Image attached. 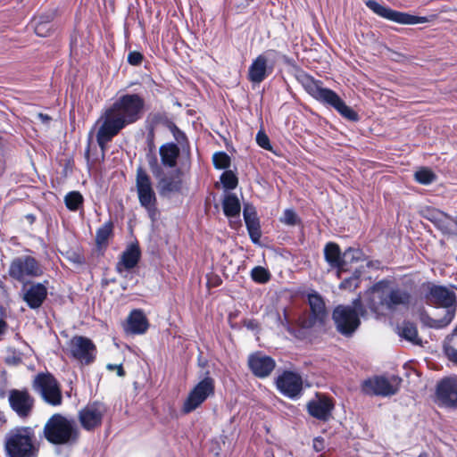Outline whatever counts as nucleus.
<instances>
[{
    "mask_svg": "<svg viewBox=\"0 0 457 457\" xmlns=\"http://www.w3.org/2000/svg\"><path fill=\"white\" fill-rule=\"evenodd\" d=\"M34 388L43 399L52 404L58 405L62 402V395L57 381L50 374H39L34 380Z\"/></svg>",
    "mask_w": 457,
    "mask_h": 457,
    "instance_id": "13",
    "label": "nucleus"
},
{
    "mask_svg": "<svg viewBox=\"0 0 457 457\" xmlns=\"http://www.w3.org/2000/svg\"><path fill=\"white\" fill-rule=\"evenodd\" d=\"M256 143L258 145L265 150H271L272 146L270 141L266 133L262 130H259L256 134Z\"/></svg>",
    "mask_w": 457,
    "mask_h": 457,
    "instance_id": "43",
    "label": "nucleus"
},
{
    "mask_svg": "<svg viewBox=\"0 0 457 457\" xmlns=\"http://www.w3.org/2000/svg\"><path fill=\"white\" fill-rule=\"evenodd\" d=\"M42 273L41 265L34 257L29 255H21L14 258L9 268V275L19 281H22L29 277H38Z\"/></svg>",
    "mask_w": 457,
    "mask_h": 457,
    "instance_id": "11",
    "label": "nucleus"
},
{
    "mask_svg": "<svg viewBox=\"0 0 457 457\" xmlns=\"http://www.w3.org/2000/svg\"><path fill=\"white\" fill-rule=\"evenodd\" d=\"M137 189L139 200H156L151 179L141 167L137 170Z\"/></svg>",
    "mask_w": 457,
    "mask_h": 457,
    "instance_id": "26",
    "label": "nucleus"
},
{
    "mask_svg": "<svg viewBox=\"0 0 457 457\" xmlns=\"http://www.w3.org/2000/svg\"><path fill=\"white\" fill-rule=\"evenodd\" d=\"M83 202H65L67 209L70 211H78L81 208Z\"/></svg>",
    "mask_w": 457,
    "mask_h": 457,
    "instance_id": "50",
    "label": "nucleus"
},
{
    "mask_svg": "<svg viewBox=\"0 0 457 457\" xmlns=\"http://www.w3.org/2000/svg\"><path fill=\"white\" fill-rule=\"evenodd\" d=\"M219 207H220V206H219V204H215V208H216V209H219Z\"/></svg>",
    "mask_w": 457,
    "mask_h": 457,
    "instance_id": "57",
    "label": "nucleus"
},
{
    "mask_svg": "<svg viewBox=\"0 0 457 457\" xmlns=\"http://www.w3.org/2000/svg\"><path fill=\"white\" fill-rule=\"evenodd\" d=\"M325 447L324 440L321 437H316L313 440V448L316 452H321Z\"/></svg>",
    "mask_w": 457,
    "mask_h": 457,
    "instance_id": "49",
    "label": "nucleus"
},
{
    "mask_svg": "<svg viewBox=\"0 0 457 457\" xmlns=\"http://www.w3.org/2000/svg\"><path fill=\"white\" fill-rule=\"evenodd\" d=\"M429 300L443 309L444 316L441 319H434L427 314H421V322L434 328H443L449 325L455 316L457 302L453 289L443 286H433L429 290Z\"/></svg>",
    "mask_w": 457,
    "mask_h": 457,
    "instance_id": "3",
    "label": "nucleus"
},
{
    "mask_svg": "<svg viewBox=\"0 0 457 457\" xmlns=\"http://www.w3.org/2000/svg\"><path fill=\"white\" fill-rule=\"evenodd\" d=\"M307 407L312 417L325 421L331 416L333 403L328 397L317 395L314 399L308 403Z\"/></svg>",
    "mask_w": 457,
    "mask_h": 457,
    "instance_id": "20",
    "label": "nucleus"
},
{
    "mask_svg": "<svg viewBox=\"0 0 457 457\" xmlns=\"http://www.w3.org/2000/svg\"><path fill=\"white\" fill-rule=\"evenodd\" d=\"M47 295V288L42 283H33L25 289L23 300L31 309L41 306Z\"/></svg>",
    "mask_w": 457,
    "mask_h": 457,
    "instance_id": "23",
    "label": "nucleus"
},
{
    "mask_svg": "<svg viewBox=\"0 0 457 457\" xmlns=\"http://www.w3.org/2000/svg\"><path fill=\"white\" fill-rule=\"evenodd\" d=\"M370 295L369 307L375 312H379L380 307L391 312L396 311L407 307L411 303V295L407 290L390 287L384 281L377 283L372 287Z\"/></svg>",
    "mask_w": 457,
    "mask_h": 457,
    "instance_id": "4",
    "label": "nucleus"
},
{
    "mask_svg": "<svg viewBox=\"0 0 457 457\" xmlns=\"http://www.w3.org/2000/svg\"><path fill=\"white\" fill-rule=\"evenodd\" d=\"M106 412V407L102 403L87 404L79 413L81 426L87 430H92L101 425L103 417Z\"/></svg>",
    "mask_w": 457,
    "mask_h": 457,
    "instance_id": "16",
    "label": "nucleus"
},
{
    "mask_svg": "<svg viewBox=\"0 0 457 457\" xmlns=\"http://www.w3.org/2000/svg\"><path fill=\"white\" fill-rule=\"evenodd\" d=\"M44 432L46 438L55 445L66 444L75 436L72 423L58 414L49 419L45 425Z\"/></svg>",
    "mask_w": 457,
    "mask_h": 457,
    "instance_id": "7",
    "label": "nucleus"
},
{
    "mask_svg": "<svg viewBox=\"0 0 457 457\" xmlns=\"http://www.w3.org/2000/svg\"><path fill=\"white\" fill-rule=\"evenodd\" d=\"M148 320L141 310H134L127 320L126 331L134 335L144 334L148 328Z\"/></svg>",
    "mask_w": 457,
    "mask_h": 457,
    "instance_id": "24",
    "label": "nucleus"
},
{
    "mask_svg": "<svg viewBox=\"0 0 457 457\" xmlns=\"http://www.w3.org/2000/svg\"><path fill=\"white\" fill-rule=\"evenodd\" d=\"M155 132L153 129H147L146 135V145L149 150V153L146 154V158L148 161L149 168L155 178H158L162 173V169L158 162L157 157L154 154L155 152Z\"/></svg>",
    "mask_w": 457,
    "mask_h": 457,
    "instance_id": "28",
    "label": "nucleus"
},
{
    "mask_svg": "<svg viewBox=\"0 0 457 457\" xmlns=\"http://www.w3.org/2000/svg\"><path fill=\"white\" fill-rule=\"evenodd\" d=\"M362 253L359 249L349 248L343 253V270L352 262H358L361 259Z\"/></svg>",
    "mask_w": 457,
    "mask_h": 457,
    "instance_id": "39",
    "label": "nucleus"
},
{
    "mask_svg": "<svg viewBox=\"0 0 457 457\" xmlns=\"http://www.w3.org/2000/svg\"><path fill=\"white\" fill-rule=\"evenodd\" d=\"M63 200H66V201H69V200H83V198H82V195L79 192L72 191V192L68 193L64 196Z\"/></svg>",
    "mask_w": 457,
    "mask_h": 457,
    "instance_id": "51",
    "label": "nucleus"
},
{
    "mask_svg": "<svg viewBox=\"0 0 457 457\" xmlns=\"http://www.w3.org/2000/svg\"><path fill=\"white\" fill-rule=\"evenodd\" d=\"M397 333L402 338H404L413 345L421 344V339L418 336L417 328L413 323L403 322L397 327Z\"/></svg>",
    "mask_w": 457,
    "mask_h": 457,
    "instance_id": "33",
    "label": "nucleus"
},
{
    "mask_svg": "<svg viewBox=\"0 0 457 457\" xmlns=\"http://www.w3.org/2000/svg\"><path fill=\"white\" fill-rule=\"evenodd\" d=\"M276 50H268L253 60L248 68L247 79L253 84H260L272 72L273 64L269 65V57H275Z\"/></svg>",
    "mask_w": 457,
    "mask_h": 457,
    "instance_id": "14",
    "label": "nucleus"
},
{
    "mask_svg": "<svg viewBox=\"0 0 457 457\" xmlns=\"http://www.w3.org/2000/svg\"><path fill=\"white\" fill-rule=\"evenodd\" d=\"M180 150L176 143L170 142L162 145L159 148L162 165L173 169L177 166Z\"/></svg>",
    "mask_w": 457,
    "mask_h": 457,
    "instance_id": "27",
    "label": "nucleus"
},
{
    "mask_svg": "<svg viewBox=\"0 0 457 457\" xmlns=\"http://www.w3.org/2000/svg\"><path fill=\"white\" fill-rule=\"evenodd\" d=\"M368 8H370L374 13L386 20L399 23V24H420L428 21L427 17L416 16L409 14L407 12H402L393 10L386 5H382L377 1L368 0L366 3Z\"/></svg>",
    "mask_w": 457,
    "mask_h": 457,
    "instance_id": "10",
    "label": "nucleus"
},
{
    "mask_svg": "<svg viewBox=\"0 0 457 457\" xmlns=\"http://www.w3.org/2000/svg\"><path fill=\"white\" fill-rule=\"evenodd\" d=\"M70 259L74 263H81V262H82V259H81L80 255H79L77 253H74L70 257Z\"/></svg>",
    "mask_w": 457,
    "mask_h": 457,
    "instance_id": "53",
    "label": "nucleus"
},
{
    "mask_svg": "<svg viewBox=\"0 0 457 457\" xmlns=\"http://www.w3.org/2000/svg\"><path fill=\"white\" fill-rule=\"evenodd\" d=\"M304 90L315 100L324 105L334 108L342 117L351 121L359 120L358 113L332 89L323 87V82L309 74H303L300 79Z\"/></svg>",
    "mask_w": 457,
    "mask_h": 457,
    "instance_id": "2",
    "label": "nucleus"
},
{
    "mask_svg": "<svg viewBox=\"0 0 457 457\" xmlns=\"http://www.w3.org/2000/svg\"><path fill=\"white\" fill-rule=\"evenodd\" d=\"M140 203H141V206L144 207L148 212L149 217L152 219V220H154L157 216L155 202H140Z\"/></svg>",
    "mask_w": 457,
    "mask_h": 457,
    "instance_id": "46",
    "label": "nucleus"
},
{
    "mask_svg": "<svg viewBox=\"0 0 457 457\" xmlns=\"http://www.w3.org/2000/svg\"><path fill=\"white\" fill-rule=\"evenodd\" d=\"M223 200L230 201V200H238V199L236 195H228Z\"/></svg>",
    "mask_w": 457,
    "mask_h": 457,
    "instance_id": "56",
    "label": "nucleus"
},
{
    "mask_svg": "<svg viewBox=\"0 0 457 457\" xmlns=\"http://www.w3.org/2000/svg\"><path fill=\"white\" fill-rule=\"evenodd\" d=\"M251 278L257 283L264 284L270 279V273L267 269L256 266L251 271Z\"/></svg>",
    "mask_w": 457,
    "mask_h": 457,
    "instance_id": "37",
    "label": "nucleus"
},
{
    "mask_svg": "<svg viewBox=\"0 0 457 457\" xmlns=\"http://www.w3.org/2000/svg\"><path fill=\"white\" fill-rule=\"evenodd\" d=\"M168 129L171 132L174 139L177 141V145H188L186 134L174 122Z\"/></svg>",
    "mask_w": 457,
    "mask_h": 457,
    "instance_id": "41",
    "label": "nucleus"
},
{
    "mask_svg": "<svg viewBox=\"0 0 457 457\" xmlns=\"http://www.w3.org/2000/svg\"><path fill=\"white\" fill-rule=\"evenodd\" d=\"M143 61V54L137 51L129 52L128 54V62L133 66H138Z\"/></svg>",
    "mask_w": 457,
    "mask_h": 457,
    "instance_id": "45",
    "label": "nucleus"
},
{
    "mask_svg": "<svg viewBox=\"0 0 457 457\" xmlns=\"http://www.w3.org/2000/svg\"><path fill=\"white\" fill-rule=\"evenodd\" d=\"M107 369L110 370H117V374L119 377H122L124 376V370L122 369V366L120 364V365H113V364H108L107 365Z\"/></svg>",
    "mask_w": 457,
    "mask_h": 457,
    "instance_id": "52",
    "label": "nucleus"
},
{
    "mask_svg": "<svg viewBox=\"0 0 457 457\" xmlns=\"http://www.w3.org/2000/svg\"><path fill=\"white\" fill-rule=\"evenodd\" d=\"M141 251L137 243L129 244L122 253L120 260L116 265L119 273L122 274L137 266L140 260Z\"/></svg>",
    "mask_w": 457,
    "mask_h": 457,
    "instance_id": "22",
    "label": "nucleus"
},
{
    "mask_svg": "<svg viewBox=\"0 0 457 457\" xmlns=\"http://www.w3.org/2000/svg\"><path fill=\"white\" fill-rule=\"evenodd\" d=\"M214 393V380L206 377L189 392L183 404V411L189 413L198 408L210 395Z\"/></svg>",
    "mask_w": 457,
    "mask_h": 457,
    "instance_id": "12",
    "label": "nucleus"
},
{
    "mask_svg": "<svg viewBox=\"0 0 457 457\" xmlns=\"http://www.w3.org/2000/svg\"><path fill=\"white\" fill-rule=\"evenodd\" d=\"M248 364L253 373L259 378L269 376L275 368L274 360L262 353L250 355Z\"/></svg>",
    "mask_w": 457,
    "mask_h": 457,
    "instance_id": "19",
    "label": "nucleus"
},
{
    "mask_svg": "<svg viewBox=\"0 0 457 457\" xmlns=\"http://www.w3.org/2000/svg\"><path fill=\"white\" fill-rule=\"evenodd\" d=\"M308 299L311 308V318L310 320L304 322L303 326L309 328L317 324H322L327 317L325 303L322 298L314 293L310 294Z\"/></svg>",
    "mask_w": 457,
    "mask_h": 457,
    "instance_id": "21",
    "label": "nucleus"
},
{
    "mask_svg": "<svg viewBox=\"0 0 457 457\" xmlns=\"http://www.w3.org/2000/svg\"><path fill=\"white\" fill-rule=\"evenodd\" d=\"M38 118L43 121V122H47L51 120V118L47 115V114H44V113H39L38 114Z\"/></svg>",
    "mask_w": 457,
    "mask_h": 457,
    "instance_id": "54",
    "label": "nucleus"
},
{
    "mask_svg": "<svg viewBox=\"0 0 457 457\" xmlns=\"http://www.w3.org/2000/svg\"><path fill=\"white\" fill-rule=\"evenodd\" d=\"M359 276L353 275L343 280L340 284V288L352 291L359 286Z\"/></svg>",
    "mask_w": 457,
    "mask_h": 457,
    "instance_id": "44",
    "label": "nucleus"
},
{
    "mask_svg": "<svg viewBox=\"0 0 457 457\" xmlns=\"http://www.w3.org/2000/svg\"><path fill=\"white\" fill-rule=\"evenodd\" d=\"M145 99L138 94H124L104 110L97 132L96 141L104 157L106 145L123 129L132 125L143 117Z\"/></svg>",
    "mask_w": 457,
    "mask_h": 457,
    "instance_id": "1",
    "label": "nucleus"
},
{
    "mask_svg": "<svg viewBox=\"0 0 457 457\" xmlns=\"http://www.w3.org/2000/svg\"><path fill=\"white\" fill-rule=\"evenodd\" d=\"M324 256L331 268L343 270V254H341L340 248L337 244L328 243L324 248Z\"/></svg>",
    "mask_w": 457,
    "mask_h": 457,
    "instance_id": "31",
    "label": "nucleus"
},
{
    "mask_svg": "<svg viewBox=\"0 0 457 457\" xmlns=\"http://www.w3.org/2000/svg\"><path fill=\"white\" fill-rule=\"evenodd\" d=\"M67 353L82 365L92 363L96 356V348L87 337L75 336L67 343Z\"/></svg>",
    "mask_w": 457,
    "mask_h": 457,
    "instance_id": "8",
    "label": "nucleus"
},
{
    "mask_svg": "<svg viewBox=\"0 0 457 457\" xmlns=\"http://www.w3.org/2000/svg\"><path fill=\"white\" fill-rule=\"evenodd\" d=\"M443 348L457 349V331L446 337Z\"/></svg>",
    "mask_w": 457,
    "mask_h": 457,
    "instance_id": "47",
    "label": "nucleus"
},
{
    "mask_svg": "<svg viewBox=\"0 0 457 457\" xmlns=\"http://www.w3.org/2000/svg\"><path fill=\"white\" fill-rule=\"evenodd\" d=\"M284 59H285V61H286L287 62H288V60H287V56H284Z\"/></svg>",
    "mask_w": 457,
    "mask_h": 457,
    "instance_id": "58",
    "label": "nucleus"
},
{
    "mask_svg": "<svg viewBox=\"0 0 457 457\" xmlns=\"http://www.w3.org/2000/svg\"><path fill=\"white\" fill-rule=\"evenodd\" d=\"M401 381L396 376L374 377L363 381L361 389L366 395L390 396L397 393Z\"/></svg>",
    "mask_w": 457,
    "mask_h": 457,
    "instance_id": "9",
    "label": "nucleus"
},
{
    "mask_svg": "<svg viewBox=\"0 0 457 457\" xmlns=\"http://www.w3.org/2000/svg\"><path fill=\"white\" fill-rule=\"evenodd\" d=\"M147 129H153L155 132V129L162 125L166 129H169L173 121L168 117L164 112H152L147 117Z\"/></svg>",
    "mask_w": 457,
    "mask_h": 457,
    "instance_id": "34",
    "label": "nucleus"
},
{
    "mask_svg": "<svg viewBox=\"0 0 457 457\" xmlns=\"http://www.w3.org/2000/svg\"><path fill=\"white\" fill-rule=\"evenodd\" d=\"M436 173L428 167H422L414 173V179L417 182L422 185H429L436 181Z\"/></svg>",
    "mask_w": 457,
    "mask_h": 457,
    "instance_id": "35",
    "label": "nucleus"
},
{
    "mask_svg": "<svg viewBox=\"0 0 457 457\" xmlns=\"http://www.w3.org/2000/svg\"><path fill=\"white\" fill-rule=\"evenodd\" d=\"M220 182L225 189L231 190L237 187L238 181L236 175L231 170H228L221 174Z\"/></svg>",
    "mask_w": 457,
    "mask_h": 457,
    "instance_id": "40",
    "label": "nucleus"
},
{
    "mask_svg": "<svg viewBox=\"0 0 457 457\" xmlns=\"http://www.w3.org/2000/svg\"><path fill=\"white\" fill-rule=\"evenodd\" d=\"M444 352L448 360L457 365V349L444 348Z\"/></svg>",
    "mask_w": 457,
    "mask_h": 457,
    "instance_id": "48",
    "label": "nucleus"
},
{
    "mask_svg": "<svg viewBox=\"0 0 457 457\" xmlns=\"http://www.w3.org/2000/svg\"><path fill=\"white\" fill-rule=\"evenodd\" d=\"M54 12H51L38 17L33 18L31 24L34 28L35 33L38 37H47L52 30V21L54 20Z\"/></svg>",
    "mask_w": 457,
    "mask_h": 457,
    "instance_id": "30",
    "label": "nucleus"
},
{
    "mask_svg": "<svg viewBox=\"0 0 457 457\" xmlns=\"http://www.w3.org/2000/svg\"><path fill=\"white\" fill-rule=\"evenodd\" d=\"M35 434L31 428L22 427L12 430L5 439L7 457H37Z\"/></svg>",
    "mask_w": 457,
    "mask_h": 457,
    "instance_id": "5",
    "label": "nucleus"
},
{
    "mask_svg": "<svg viewBox=\"0 0 457 457\" xmlns=\"http://www.w3.org/2000/svg\"><path fill=\"white\" fill-rule=\"evenodd\" d=\"M212 162L218 170L227 169L230 165V157L225 152H217L212 156Z\"/></svg>",
    "mask_w": 457,
    "mask_h": 457,
    "instance_id": "38",
    "label": "nucleus"
},
{
    "mask_svg": "<svg viewBox=\"0 0 457 457\" xmlns=\"http://www.w3.org/2000/svg\"><path fill=\"white\" fill-rule=\"evenodd\" d=\"M276 385L281 394L285 396L295 399L301 394L303 380L298 374L291 371H285L278 377Z\"/></svg>",
    "mask_w": 457,
    "mask_h": 457,
    "instance_id": "17",
    "label": "nucleus"
},
{
    "mask_svg": "<svg viewBox=\"0 0 457 457\" xmlns=\"http://www.w3.org/2000/svg\"><path fill=\"white\" fill-rule=\"evenodd\" d=\"M224 214L229 220L230 225L237 228L240 224V202H221Z\"/></svg>",
    "mask_w": 457,
    "mask_h": 457,
    "instance_id": "32",
    "label": "nucleus"
},
{
    "mask_svg": "<svg viewBox=\"0 0 457 457\" xmlns=\"http://www.w3.org/2000/svg\"><path fill=\"white\" fill-rule=\"evenodd\" d=\"M89 154H90V145H88L87 147L85 150V158H86L87 162H89V158H90L89 157Z\"/></svg>",
    "mask_w": 457,
    "mask_h": 457,
    "instance_id": "55",
    "label": "nucleus"
},
{
    "mask_svg": "<svg viewBox=\"0 0 457 457\" xmlns=\"http://www.w3.org/2000/svg\"><path fill=\"white\" fill-rule=\"evenodd\" d=\"M8 401L11 408L21 418L28 417L34 405V399L27 390H10Z\"/></svg>",
    "mask_w": 457,
    "mask_h": 457,
    "instance_id": "18",
    "label": "nucleus"
},
{
    "mask_svg": "<svg viewBox=\"0 0 457 457\" xmlns=\"http://www.w3.org/2000/svg\"><path fill=\"white\" fill-rule=\"evenodd\" d=\"M112 226L111 223H104L96 231V242L98 246L105 245L112 234Z\"/></svg>",
    "mask_w": 457,
    "mask_h": 457,
    "instance_id": "36",
    "label": "nucleus"
},
{
    "mask_svg": "<svg viewBox=\"0 0 457 457\" xmlns=\"http://www.w3.org/2000/svg\"><path fill=\"white\" fill-rule=\"evenodd\" d=\"M163 172L157 178L158 180V191L161 196L167 197L170 193L179 191L181 187V180L179 177H167L162 176Z\"/></svg>",
    "mask_w": 457,
    "mask_h": 457,
    "instance_id": "29",
    "label": "nucleus"
},
{
    "mask_svg": "<svg viewBox=\"0 0 457 457\" xmlns=\"http://www.w3.org/2000/svg\"><path fill=\"white\" fill-rule=\"evenodd\" d=\"M281 222L287 225H296L299 222L297 214L292 209H287L280 219Z\"/></svg>",
    "mask_w": 457,
    "mask_h": 457,
    "instance_id": "42",
    "label": "nucleus"
},
{
    "mask_svg": "<svg viewBox=\"0 0 457 457\" xmlns=\"http://www.w3.org/2000/svg\"><path fill=\"white\" fill-rule=\"evenodd\" d=\"M243 214L252 241L258 243L261 237V228L255 209L252 205L246 204Z\"/></svg>",
    "mask_w": 457,
    "mask_h": 457,
    "instance_id": "25",
    "label": "nucleus"
},
{
    "mask_svg": "<svg viewBox=\"0 0 457 457\" xmlns=\"http://www.w3.org/2000/svg\"><path fill=\"white\" fill-rule=\"evenodd\" d=\"M436 397L446 407L457 408V376L442 378L436 386Z\"/></svg>",
    "mask_w": 457,
    "mask_h": 457,
    "instance_id": "15",
    "label": "nucleus"
},
{
    "mask_svg": "<svg viewBox=\"0 0 457 457\" xmlns=\"http://www.w3.org/2000/svg\"><path fill=\"white\" fill-rule=\"evenodd\" d=\"M360 314H362L361 300L356 299L353 305H339L333 312V320L337 330L345 336H351L360 326Z\"/></svg>",
    "mask_w": 457,
    "mask_h": 457,
    "instance_id": "6",
    "label": "nucleus"
}]
</instances>
